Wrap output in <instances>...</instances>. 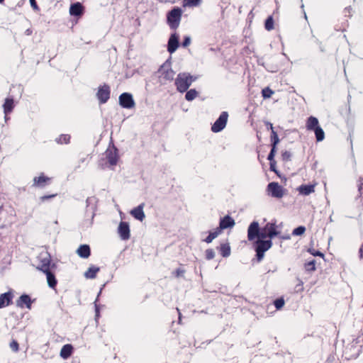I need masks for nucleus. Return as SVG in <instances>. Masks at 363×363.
<instances>
[{"label": "nucleus", "mask_w": 363, "mask_h": 363, "mask_svg": "<svg viewBox=\"0 0 363 363\" xmlns=\"http://www.w3.org/2000/svg\"><path fill=\"white\" fill-rule=\"evenodd\" d=\"M182 10L179 7H174L167 15V23L171 29L176 30L182 19Z\"/></svg>", "instance_id": "1"}, {"label": "nucleus", "mask_w": 363, "mask_h": 363, "mask_svg": "<svg viewBox=\"0 0 363 363\" xmlns=\"http://www.w3.org/2000/svg\"><path fill=\"white\" fill-rule=\"evenodd\" d=\"M255 252L256 257L258 262L263 259L264 257V252L269 250L272 246V242L271 240H264L259 238L255 242Z\"/></svg>", "instance_id": "2"}, {"label": "nucleus", "mask_w": 363, "mask_h": 363, "mask_svg": "<svg viewBox=\"0 0 363 363\" xmlns=\"http://www.w3.org/2000/svg\"><path fill=\"white\" fill-rule=\"evenodd\" d=\"M193 82V77L189 74L181 73L179 74L176 80L175 84L177 89L179 92H184L187 91Z\"/></svg>", "instance_id": "3"}, {"label": "nucleus", "mask_w": 363, "mask_h": 363, "mask_svg": "<svg viewBox=\"0 0 363 363\" xmlns=\"http://www.w3.org/2000/svg\"><path fill=\"white\" fill-rule=\"evenodd\" d=\"M55 264H52V259L50 254H40L39 256V264L36 269L42 272H47L55 267Z\"/></svg>", "instance_id": "4"}, {"label": "nucleus", "mask_w": 363, "mask_h": 363, "mask_svg": "<svg viewBox=\"0 0 363 363\" xmlns=\"http://www.w3.org/2000/svg\"><path fill=\"white\" fill-rule=\"evenodd\" d=\"M160 78L164 81H172L175 72L171 68V65L167 61L164 62L159 69Z\"/></svg>", "instance_id": "5"}, {"label": "nucleus", "mask_w": 363, "mask_h": 363, "mask_svg": "<svg viewBox=\"0 0 363 363\" xmlns=\"http://www.w3.org/2000/svg\"><path fill=\"white\" fill-rule=\"evenodd\" d=\"M260 238L262 239H266L269 238V240L277 236L279 232L277 230V225L273 223H267L264 228H261Z\"/></svg>", "instance_id": "6"}, {"label": "nucleus", "mask_w": 363, "mask_h": 363, "mask_svg": "<svg viewBox=\"0 0 363 363\" xmlns=\"http://www.w3.org/2000/svg\"><path fill=\"white\" fill-rule=\"evenodd\" d=\"M228 118V113L226 111L222 112L218 118L212 125L211 130L213 133L221 131L226 125Z\"/></svg>", "instance_id": "7"}, {"label": "nucleus", "mask_w": 363, "mask_h": 363, "mask_svg": "<svg viewBox=\"0 0 363 363\" xmlns=\"http://www.w3.org/2000/svg\"><path fill=\"white\" fill-rule=\"evenodd\" d=\"M261 229L259 228V225L258 222L253 221L252 222L247 229V239L249 241H253L255 239H259L261 235Z\"/></svg>", "instance_id": "8"}, {"label": "nucleus", "mask_w": 363, "mask_h": 363, "mask_svg": "<svg viewBox=\"0 0 363 363\" xmlns=\"http://www.w3.org/2000/svg\"><path fill=\"white\" fill-rule=\"evenodd\" d=\"M105 157L110 166H116L119 158L118 149L115 146L108 148L105 152Z\"/></svg>", "instance_id": "9"}, {"label": "nucleus", "mask_w": 363, "mask_h": 363, "mask_svg": "<svg viewBox=\"0 0 363 363\" xmlns=\"http://www.w3.org/2000/svg\"><path fill=\"white\" fill-rule=\"evenodd\" d=\"M267 191L272 197L281 199L284 195V189L277 182H271L267 186Z\"/></svg>", "instance_id": "10"}, {"label": "nucleus", "mask_w": 363, "mask_h": 363, "mask_svg": "<svg viewBox=\"0 0 363 363\" xmlns=\"http://www.w3.org/2000/svg\"><path fill=\"white\" fill-rule=\"evenodd\" d=\"M110 94V86L108 84H104V85L99 87L96 96L100 104H105L109 99Z\"/></svg>", "instance_id": "11"}, {"label": "nucleus", "mask_w": 363, "mask_h": 363, "mask_svg": "<svg viewBox=\"0 0 363 363\" xmlns=\"http://www.w3.org/2000/svg\"><path fill=\"white\" fill-rule=\"evenodd\" d=\"M52 178L47 177L43 172L40 173L38 177H35L33 180V186L35 188H44L50 184Z\"/></svg>", "instance_id": "12"}, {"label": "nucleus", "mask_w": 363, "mask_h": 363, "mask_svg": "<svg viewBox=\"0 0 363 363\" xmlns=\"http://www.w3.org/2000/svg\"><path fill=\"white\" fill-rule=\"evenodd\" d=\"M119 104L125 108H131L135 106L133 96L127 92L123 93L119 96Z\"/></svg>", "instance_id": "13"}, {"label": "nucleus", "mask_w": 363, "mask_h": 363, "mask_svg": "<svg viewBox=\"0 0 363 363\" xmlns=\"http://www.w3.org/2000/svg\"><path fill=\"white\" fill-rule=\"evenodd\" d=\"M179 35L174 33H172L168 40L167 44V51L169 53L174 52L177 49L179 48Z\"/></svg>", "instance_id": "14"}, {"label": "nucleus", "mask_w": 363, "mask_h": 363, "mask_svg": "<svg viewBox=\"0 0 363 363\" xmlns=\"http://www.w3.org/2000/svg\"><path fill=\"white\" fill-rule=\"evenodd\" d=\"M235 220L228 215L222 218L219 223V227L216 228L218 230H220V232H222V230L233 228L235 225Z\"/></svg>", "instance_id": "15"}, {"label": "nucleus", "mask_w": 363, "mask_h": 363, "mask_svg": "<svg viewBox=\"0 0 363 363\" xmlns=\"http://www.w3.org/2000/svg\"><path fill=\"white\" fill-rule=\"evenodd\" d=\"M84 13V7L79 2L71 4L69 7V14L74 16L81 17Z\"/></svg>", "instance_id": "16"}, {"label": "nucleus", "mask_w": 363, "mask_h": 363, "mask_svg": "<svg viewBox=\"0 0 363 363\" xmlns=\"http://www.w3.org/2000/svg\"><path fill=\"white\" fill-rule=\"evenodd\" d=\"M32 301L30 297L27 294L21 295L18 299L16 301V306L20 308H24L26 306L27 308L30 309L32 305Z\"/></svg>", "instance_id": "17"}, {"label": "nucleus", "mask_w": 363, "mask_h": 363, "mask_svg": "<svg viewBox=\"0 0 363 363\" xmlns=\"http://www.w3.org/2000/svg\"><path fill=\"white\" fill-rule=\"evenodd\" d=\"M145 206V203H142L136 208H134L130 211V214L137 220L140 221H143L145 218V213L143 211V208Z\"/></svg>", "instance_id": "18"}, {"label": "nucleus", "mask_w": 363, "mask_h": 363, "mask_svg": "<svg viewBox=\"0 0 363 363\" xmlns=\"http://www.w3.org/2000/svg\"><path fill=\"white\" fill-rule=\"evenodd\" d=\"M13 294L11 291L0 295V308L6 307L12 303Z\"/></svg>", "instance_id": "19"}, {"label": "nucleus", "mask_w": 363, "mask_h": 363, "mask_svg": "<svg viewBox=\"0 0 363 363\" xmlns=\"http://www.w3.org/2000/svg\"><path fill=\"white\" fill-rule=\"evenodd\" d=\"M118 233L123 240H128L130 238L129 225L126 222H121L118 226Z\"/></svg>", "instance_id": "20"}, {"label": "nucleus", "mask_w": 363, "mask_h": 363, "mask_svg": "<svg viewBox=\"0 0 363 363\" xmlns=\"http://www.w3.org/2000/svg\"><path fill=\"white\" fill-rule=\"evenodd\" d=\"M315 184H302L297 188L298 193L303 196H308L315 192Z\"/></svg>", "instance_id": "21"}, {"label": "nucleus", "mask_w": 363, "mask_h": 363, "mask_svg": "<svg viewBox=\"0 0 363 363\" xmlns=\"http://www.w3.org/2000/svg\"><path fill=\"white\" fill-rule=\"evenodd\" d=\"M43 273L46 274L47 282L49 287L52 289H55L57 284V280L54 273L51 271V269Z\"/></svg>", "instance_id": "22"}, {"label": "nucleus", "mask_w": 363, "mask_h": 363, "mask_svg": "<svg viewBox=\"0 0 363 363\" xmlns=\"http://www.w3.org/2000/svg\"><path fill=\"white\" fill-rule=\"evenodd\" d=\"M77 253L80 257L86 259L91 255L90 247L88 245H81L78 247Z\"/></svg>", "instance_id": "23"}, {"label": "nucleus", "mask_w": 363, "mask_h": 363, "mask_svg": "<svg viewBox=\"0 0 363 363\" xmlns=\"http://www.w3.org/2000/svg\"><path fill=\"white\" fill-rule=\"evenodd\" d=\"M318 125H320L319 121L315 116H311L308 117L306 121V128L307 130L313 131Z\"/></svg>", "instance_id": "24"}, {"label": "nucleus", "mask_w": 363, "mask_h": 363, "mask_svg": "<svg viewBox=\"0 0 363 363\" xmlns=\"http://www.w3.org/2000/svg\"><path fill=\"white\" fill-rule=\"evenodd\" d=\"M14 108V101L12 98H6L3 104L4 113L6 116L9 114Z\"/></svg>", "instance_id": "25"}, {"label": "nucleus", "mask_w": 363, "mask_h": 363, "mask_svg": "<svg viewBox=\"0 0 363 363\" xmlns=\"http://www.w3.org/2000/svg\"><path fill=\"white\" fill-rule=\"evenodd\" d=\"M73 352V347L70 344L65 345L60 350V357L65 359L69 358Z\"/></svg>", "instance_id": "26"}, {"label": "nucleus", "mask_w": 363, "mask_h": 363, "mask_svg": "<svg viewBox=\"0 0 363 363\" xmlns=\"http://www.w3.org/2000/svg\"><path fill=\"white\" fill-rule=\"evenodd\" d=\"M99 271H100V268L99 267L91 265L85 272L84 276L87 279H94V278H96V274Z\"/></svg>", "instance_id": "27"}, {"label": "nucleus", "mask_w": 363, "mask_h": 363, "mask_svg": "<svg viewBox=\"0 0 363 363\" xmlns=\"http://www.w3.org/2000/svg\"><path fill=\"white\" fill-rule=\"evenodd\" d=\"M218 249L222 257H227L230 256L231 250L229 243H221L220 246L218 247Z\"/></svg>", "instance_id": "28"}, {"label": "nucleus", "mask_w": 363, "mask_h": 363, "mask_svg": "<svg viewBox=\"0 0 363 363\" xmlns=\"http://www.w3.org/2000/svg\"><path fill=\"white\" fill-rule=\"evenodd\" d=\"M313 131L315 133V139H316L317 142H321L324 140L325 133H324L323 128L320 125L316 127V128H315Z\"/></svg>", "instance_id": "29"}, {"label": "nucleus", "mask_w": 363, "mask_h": 363, "mask_svg": "<svg viewBox=\"0 0 363 363\" xmlns=\"http://www.w3.org/2000/svg\"><path fill=\"white\" fill-rule=\"evenodd\" d=\"M279 141L280 140L277 135V133L274 130H272L270 135V142L272 147L277 148V146L279 144Z\"/></svg>", "instance_id": "30"}, {"label": "nucleus", "mask_w": 363, "mask_h": 363, "mask_svg": "<svg viewBox=\"0 0 363 363\" xmlns=\"http://www.w3.org/2000/svg\"><path fill=\"white\" fill-rule=\"evenodd\" d=\"M220 233V230L216 228L213 231L209 233V235L205 238L204 241L206 243H211Z\"/></svg>", "instance_id": "31"}, {"label": "nucleus", "mask_w": 363, "mask_h": 363, "mask_svg": "<svg viewBox=\"0 0 363 363\" xmlns=\"http://www.w3.org/2000/svg\"><path fill=\"white\" fill-rule=\"evenodd\" d=\"M71 136L68 134L61 135L58 138L56 139V141L59 144H68L70 143Z\"/></svg>", "instance_id": "32"}, {"label": "nucleus", "mask_w": 363, "mask_h": 363, "mask_svg": "<svg viewBox=\"0 0 363 363\" xmlns=\"http://www.w3.org/2000/svg\"><path fill=\"white\" fill-rule=\"evenodd\" d=\"M264 28L267 30L269 31L274 28V19L272 16H269L265 21Z\"/></svg>", "instance_id": "33"}, {"label": "nucleus", "mask_w": 363, "mask_h": 363, "mask_svg": "<svg viewBox=\"0 0 363 363\" xmlns=\"http://www.w3.org/2000/svg\"><path fill=\"white\" fill-rule=\"evenodd\" d=\"M198 95V92L196 91V89H192L186 91L185 95L186 100L190 101L194 100Z\"/></svg>", "instance_id": "34"}, {"label": "nucleus", "mask_w": 363, "mask_h": 363, "mask_svg": "<svg viewBox=\"0 0 363 363\" xmlns=\"http://www.w3.org/2000/svg\"><path fill=\"white\" fill-rule=\"evenodd\" d=\"M306 271L311 272L315 270V261L314 259L307 262L304 264Z\"/></svg>", "instance_id": "35"}, {"label": "nucleus", "mask_w": 363, "mask_h": 363, "mask_svg": "<svg viewBox=\"0 0 363 363\" xmlns=\"http://www.w3.org/2000/svg\"><path fill=\"white\" fill-rule=\"evenodd\" d=\"M274 91L269 86L264 88L262 90V95L264 99H269L274 94Z\"/></svg>", "instance_id": "36"}, {"label": "nucleus", "mask_w": 363, "mask_h": 363, "mask_svg": "<svg viewBox=\"0 0 363 363\" xmlns=\"http://www.w3.org/2000/svg\"><path fill=\"white\" fill-rule=\"evenodd\" d=\"M201 0H184V7H193L196 6L199 4Z\"/></svg>", "instance_id": "37"}, {"label": "nucleus", "mask_w": 363, "mask_h": 363, "mask_svg": "<svg viewBox=\"0 0 363 363\" xmlns=\"http://www.w3.org/2000/svg\"><path fill=\"white\" fill-rule=\"evenodd\" d=\"M308 252L313 256H318L323 259L325 258V255L323 252H321L320 251L317 250L314 248H308Z\"/></svg>", "instance_id": "38"}, {"label": "nucleus", "mask_w": 363, "mask_h": 363, "mask_svg": "<svg viewBox=\"0 0 363 363\" xmlns=\"http://www.w3.org/2000/svg\"><path fill=\"white\" fill-rule=\"evenodd\" d=\"M306 231V228L304 226H298L294 229L292 232L293 235H302Z\"/></svg>", "instance_id": "39"}, {"label": "nucleus", "mask_w": 363, "mask_h": 363, "mask_svg": "<svg viewBox=\"0 0 363 363\" xmlns=\"http://www.w3.org/2000/svg\"><path fill=\"white\" fill-rule=\"evenodd\" d=\"M284 300L283 298H277L274 301V305L277 310L281 309L284 305Z\"/></svg>", "instance_id": "40"}, {"label": "nucleus", "mask_w": 363, "mask_h": 363, "mask_svg": "<svg viewBox=\"0 0 363 363\" xmlns=\"http://www.w3.org/2000/svg\"><path fill=\"white\" fill-rule=\"evenodd\" d=\"M9 347L11 350L14 352H18L19 351V345L16 340H12L9 344Z\"/></svg>", "instance_id": "41"}, {"label": "nucleus", "mask_w": 363, "mask_h": 363, "mask_svg": "<svg viewBox=\"0 0 363 363\" xmlns=\"http://www.w3.org/2000/svg\"><path fill=\"white\" fill-rule=\"evenodd\" d=\"M205 257L208 260L213 259L215 257V252L213 249H207L205 251Z\"/></svg>", "instance_id": "42"}, {"label": "nucleus", "mask_w": 363, "mask_h": 363, "mask_svg": "<svg viewBox=\"0 0 363 363\" xmlns=\"http://www.w3.org/2000/svg\"><path fill=\"white\" fill-rule=\"evenodd\" d=\"M185 272H186L185 269H182V268H178V269H177L175 271H174V272H172V274H173L176 278H179V277H184V275Z\"/></svg>", "instance_id": "43"}, {"label": "nucleus", "mask_w": 363, "mask_h": 363, "mask_svg": "<svg viewBox=\"0 0 363 363\" xmlns=\"http://www.w3.org/2000/svg\"><path fill=\"white\" fill-rule=\"evenodd\" d=\"M353 9L351 6H347L343 10V13L345 17L350 18L352 16Z\"/></svg>", "instance_id": "44"}, {"label": "nucleus", "mask_w": 363, "mask_h": 363, "mask_svg": "<svg viewBox=\"0 0 363 363\" xmlns=\"http://www.w3.org/2000/svg\"><path fill=\"white\" fill-rule=\"evenodd\" d=\"M276 161L270 162H269V169L272 172H274L278 177H280L279 171L276 168Z\"/></svg>", "instance_id": "45"}, {"label": "nucleus", "mask_w": 363, "mask_h": 363, "mask_svg": "<svg viewBox=\"0 0 363 363\" xmlns=\"http://www.w3.org/2000/svg\"><path fill=\"white\" fill-rule=\"evenodd\" d=\"M277 152V148L272 147L271 151L267 157V160L270 162L275 161L274 156Z\"/></svg>", "instance_id": "46"}, {"label": "nucleus", "mask_w": 363, "mask_h": 363, "mask_svg": "<svg viewBox=\"0 0 363 363\" xmlns=\"http://www.w3.org/2000/svg\"><path fill=\"white\" fill-rule=\"evenodd\" d=\"M57 195V194H50V195H44L43 196H40V200L42 201V202H45V201L50 199H52V198H55L56 197Z\"/></svg>", "instance_id": "47"}, {"label": "nucleus", "mask_w": 363, "mask_h": 363, "mask_svg": "<svg viewBox=\"0 0 363 363\" xmlns=\"http://www.w3.org/2000/svg\"><path fill=\"white\" fill-rule=\"evenodd\" d=\"M291 153L288 151H284L281 153V158L284 161H289L291 160Z\"/></svg>", "instance_id": "48"}, {"label": "nucleus", "mask_w": 363, "mask_h": 363, "mask_svg": "<svg viewBox=\"0 0 363 363\" xmlns=\"http://www.w3.org/2000/svg\"><path fill=\"white\" fill-rule=\"evenodd\" d=\"M190 43H191L190 37H189V36L184 37V40L182 42V46L186 48V47L189 46L190 45Z\"/></svg>", "instance_id": "49"}, {"label": "nucleus", "mask_w": 363, "mask_h": 363, "mask_svg": "<svg viewBox=\"0 0 363 363\" xmlns=\"http://www.w3.org/2000/svg\"><path fill=\"white\" fill-rule=\"evenodd\" d=\"M30 6L35 11H39V6H38L35 0H30Z\"/></svg>", "instance_id": "50"}, {"label": "nucleus", "mask_w": 363, "mask_h": 363, "mask_svg": "<svg viewBox=\"0 0 363 363\" xmlns=\"http://www.w3.org/2000/svg\"><path fill=\"white\" fill-rule=\"evenodd\" d=\"M157 1L162 4H174L177 0H157Z\"/></svg>", "instance_id": "51"}, {"label": "nucleus", "mask_w": 363, "mask_h": 363, "mask_svg": "<svg viewBox=\"0 0 363 363\" xmlns=\"http://www.w3.org/2000/svg\"><path fill=\"white\" fill-rule=\"evenodd\" d=\"M267 125L269 126L268 129H270L271 132L272 131V130H274L272 123L267 122Z\"/></svg>", "instance_id": "52"}, {"label": "nucleus", "mask_w": 363, "mask_h": 363, "mask_svg": "<svg viewBox=\"0 0 363 363\" xmlns=\"http://www.w3.org/2000/svg\"><path fill=\"white\" fill-rule=\"evenodd\" d=\"M99 316V309L97 306H96V317L98 318Z\"/></svg>", "instance_id": "53"}, {"label": "nucleus", "mask_w": 363, "mask_h": 363, "mask_svg": "<svg viewBox=\"0 0 363 363\" xmlns=\"http://www.w3.org/2000/svg\"><path fill=\"white\" fill-rule=\"evenodd\" d=\"M5 0H0V4H3Z\"/></svg>", "instance_id": "54"}]
</instances>
